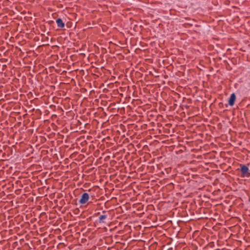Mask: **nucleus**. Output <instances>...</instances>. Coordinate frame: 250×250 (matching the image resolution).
<instances>
[{
	"label": "nucleus",
	"instance_id": "f257e3e1",
	"mask_svg": "<svg viewBox=\"0 0 250 250\" xmlns=\"http://www.w3.org/2000/svg\"><path fill=\"white\" fill-rule=\"evenodd\" d=\"M241 172L243 177H249L250 173L249 172V169L248 167L245 165H240Z\"/></svg>",
	"mask_w": 250,
	"mask_h": 250
},
{
	"label": "nucleus",
	"instance_id": "f03ea898",
	"mask_svg": "<svg viewBox=\"0 0 250 250\" xmlns=\"http://www.w3.org/2000/svg\"><path fill=\"white\" fill-rule=\"evenodd\" d=\"M90 198L89 195L88 193L84 192L83 193L81 197V199L79 200V203L82 205H83L86 204Z\"/></svg>",
	"mask_w": 250,
	"mask_h": 250
},
{
	"label": "nucleus",
	"instance_id": "7ed1b4c3",
	"mask_svg": "<svg viewBox=\"0 0 250 250\" xmlns=\"http://www.w3.org/2000/svg\"><path fill=\"white\" fill-rule=\"evenodd\" d=\"M103 214L100 216L99 218V223L105 224L106 223L105 220L108 217V215L105 213L107 212L106 211H103Z\"/></svg>",
	"mask_w": 250,
	"mask_h": 250
},
{
	"label": "nucleus",
	"instance_id": "20e7f679",
	"mask_svg": "<svg viewBox=\"0 0 250 250\" xmlns=\"http://www.w3.org/2000/svg\"><path fill=\"white\" fill-rule=\"evenodd\" d=\"M236 100V95L235 93H233L230 95L229 100V104L230 106H233Z\"/></svg>",
	"mask_w": 250,
	"mask_h": 250
},
{
	"label": "nucleus",
	"instance_id": "39448f33",
	"mask_svg": "<svg viewBox=\"0 0 250 250\" xmlns=\"http://www.w3.org/2000/svg\"><path fill=\"white\" fill-rule=\"evenodd\" d=\"M56 23L57 24L58 27L59 28H62L64 27V23L61 18H58L57 19Z\"/></svg>",
	"mask_w": 250,
	"mask_h": 250
},
{
	"label": "nucleus",
	"instance_id": "423d86ee",
	"mask_svg": "<svg viewBox=\"0 0 250 250\" xmlns=\"http://www.w3.org/2000/svg\"><path fill=\"white\" fill-rule=\"evenodd\" d=\"M100 212H98L97 214L99 215V214H100Z\"/></svg>",
	"mask_w": 250,
	"mask_h": 250
}]
</instances>
